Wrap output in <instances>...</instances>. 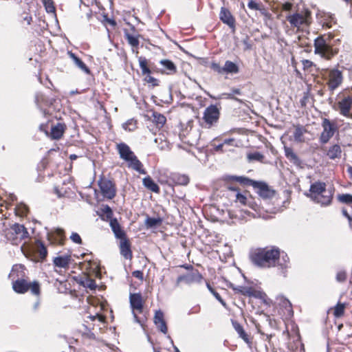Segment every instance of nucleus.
<instances>
[{
	"mask_svg": "<svg viewBox=\"0 0 352 352\" xmlns=\"http://www.w3.org/2000/svg\"><path fill=\"white\" fill-rule=\"evenodd\" d=\"M279 256V249L271 247L253 250L250 253V258L255 265L263 268H270L276 266Z\"/></svg>",
	"mask_w": 352,
	"mask_h": 352,
	"instance_id": "1",
	"label": "nucleus"
},
{
	"mask_svg": "<svg viewBox=\"0 0 352 352\" xmlns=\"http://www.w3.org/2000/svg\"><path fill=\"white\" fill-rule=\"evenodd\" d=\"M334 191L332 186H327L324 182H316L309 187V199L322 207H327L331 204Z\"/></svg>",
	"mask_w": 352,
	"mask_h": 352,
	"instance_id": "2",
	"label": "nucleus"
},
{
	"mask_svg": "<svg viewBox=\"0 0 352 352\" xmlns=\"http://www.w3.org/2000/svg\"><path fill=\"white\" fill-rule=\"evenodd\" d=\"M116 149L120 157L128 163V166L141 174H146L142 168V162L138 159L130 147L125 143H119L116 145Z\"/></svg>",
	"mask_w": 352,
	"mask_h": 352,
	"instance_id": "3",
	"label": "nucleus"
},
{
	"mask_svg": "<svg viewBox=\"0 0 352 352\" xmlns=\"http://www.w3.org/2000/svg\"><path fill=\"white\" fill-rule=\"evenodd\" d=\"M314 53L321 58L330 60L338 53V50L327 43L322 36H319L314 41Z\"/></svg>",
	"mask_w": 352,
	"mask_h": 352,
	"instance_id": "4",
	"label": "nucleus"
},
{
	"mask_svg": "<svg viewBox=\"0 0 352 352\" xmlns=\"http://www.w3.org/2000/svg\"><path fill=\"white\" fill-rule=\"evenodd\" d=\"M323 75L327 80L328 88L331 91L336 89L341 85L343 81L342 72L338 69L333 68L326 69Z\"/></svg>",
	"mask_w": 352,
	"mask_h": 352,
	"instance_id": "5",
	"label": "nucleus"
},
{
	"mask_svg": "<svg viewBox=\"0 0 352 352\" xmlns=\"http://www.w3.org/2000/svg\"><path fill=\"white\" fill-rule=\"evenodd\" d=\"M12 288L16 293L19 294H23L30 289L32 294L36 296L40 294V285L37 281L28 283L24 279L18 278L13 282Z\"/></svg>",
	"mask_w": 352,
	"mask_h": 352,
	"instance_id": "6",
	"label": "nucleus"
},
{
	"mask_svg": "<svg viewBox=\"0 0 352 352\" xmlns=\"http://www.w3.org/2000/svg\"><path fill=\"white\" fill-rule=\"evenodd\" d=\"M130 305L132 309L134 320L136 322L140 323L138 317V314H140L143 310V299L141 294H131L129 296Z\"/></svg>",
	"mask_w": 352,
	"mask_h": 352,
	"instance_id": "7",
	"label": "nucleus"
},
{
	"mask_svg": "<svg viewBox=\"0 0 352 352\" xmlns=\"http://www.w3.org/2000/svg\"><path fill=\"white\" fill-rule=\"evenodd\" d=\"M98 185L104 198L111 199L116 196V188L111 180L104 177L101 178L98 180Z\"/></svg>",
	"mask_w": 352,
	"mask_h": 352,
	"instance_id": "8",
	"label": "nucleus"
},
{
	"mask_svg": "<svg viewBox=\"0 0 352 352\" xmlns=\"http://www.w3.org/2000/svg\"><path fill=\"white\" fill-rule=\"evenodd\" d=\"M219 119V111H204L201 118L199 119L201 125L205 128H210L216 124Z\"/></svg>",
	"mask_w": 352,
	"mask_h": 352,
	"instance_id": "9",
	"label": "nucleus"
},
{
	"mask_svg": "<svg viewBox=\"0 0 352 352\" xmlns=\"http://www.w3.org/2000/svg\"><path fill=\"white\" fill-rule=\"evenodd\" d=\"M323 131L320 135V141L322 143H327L330 138L334 135L336 131V126L334 123L331 122L329 120L324 119L322 122Z\"/></svg>",
	"mask_w": 352,
	"mask_h": 352,
	"instance_id": "10",
	"label": "nucleus"
},
{
	"mask_svg": "<svg viewBox=\"0 0 352 352\" xmlns=\"http://www.w3.org/2000/svg\"><path fill=\"white\" fill-rule=\"evenodd\" d=\"M203 277L198 271L192 272L184 275L179 276L177 279V285L184 283L186 285H191L195 283H199Z\"/></svg>",
	"mask_w": 352,
	"mask_h": 352,
	"instance_id": "11",
	"label": "nucleus"
},
{
	"mask_svg": "<svg viewBox=\"0 0 352 352\" xmlns=\"http://www.w3.org/2000/svg\"><path fill=\"white\" fill-rule=\"evenodd\" d=\"M212 67L219 73L237 74L239 72V67L230 60H226L222 67L216 64H214Z\"/></svg>",
	"mask_w": 352,
	"mask_h": 352,
	"instance_id": "12",
	"label": "nucleus"
},
{
	"mask_svg": "<svg viewBox=\"0 0 352 352\" xmlns=\"http://www.w3.org/2000/svg\"><path fill=\"white\" fill-rule=\"evenodd\" d=\"M151 115L146 114L144 116L145 118L151 120L157 128H161L166 123V117L160 113L158 111H148Z\"/></svg>",
	"mask_w": 352,
	"mask_h": 352,
	"instance_id": "13",
	"label": "nucleus"
},
{
	"mask_svg": "<svg viewBox=\"0 0 352 352\" xmlns=\"http://www.w3.org/2000/svg\"><path fill=\"white\" fill-rule=\"evenodd\" d=\"M120 254L126 259L131 260L133 256V254L131 250V243L126 238L120 240Z\"/></svg>",
	"mask_w": 352,
	"mask_h": 352,
	"instance_id": "14",
	"label": "nucleus"
},
{
	"mask_svg": "<svg viewBox=\"0 0 352 352\" xmlns=\"http://www.w3.org/2000/svg\"><path fill=\"white\" fill-rule=\"evenodd\" d=\"M66 126L64 123L58 122L55 124H52L51 126L50 137L53 140H59L63 135Z\"/></svg>",
	"mask_w": 352,
	"mask_h": 352,
	"instance_id": "15",
	"label": "nucleus"
},
{
	"mask_svg": "<svg viewBox=\"0 0 352 352\" xmlns=\"http://www.w3.org/2000/svg\"><path fill=\"white\" fill-rule=\"evenodd\" d=\"M154 323L161 332L164 334L167 333L168 328L164 318V314L161 310L155 311L154 316Z\"/></svg>",
	"mask_w": 352,
	"mask_h": 352,
	"instance_id": "16",
	"label": "nucleus"
},
{
	"mask_svg": "<svg viewBox=\"0 0 352 352\" xmlns=\"http://www.w3.org/2000/svg\"><path fill=\"white\" fill-rule=\"evenodd\" d=\"M277 301L279 306L284 309L286 316L291 317L293 315V309L290 301L283 296H278Z\"/></svg>",
	"mask_w": 352,
	"mask_h": 352,
	"instance_id": "17",
	"label": "nucleus"
},
{
	"mask_svg": "<svg viewBox=\"0 0 352 352\" xmlns=\"http://www.w3.org/2000/svg\"><path fill=\"white\" fill-rule=\"evenodd\" d=\"M110 226L111 228L112 231L114 233L115 236L117 239L121 240L122 239L126 238V234L124 230L121 228L120 225L119 224L117 219H113L110 221Z\"/></svg>",
	"mask_w": 352,
	"mask_h": 352,
	"instance_id": "18",
	"label": "nucleus"
},
{
	"mask_svg": "<svg viewBox=\"0 0 352 352\" xmlns=\"http://www.w3.org/2000/svg\"><path fill=\"white\" fill-rule=\"evenodd\" d=\"M256 187L258 195L264 199L271 198L274 195V191L270 189L264 183H258Z\"/></svg>",
	"mask_w": 352,
	"mask_h": 352,
	"instance_id": "19",
	"label": "nucleus"
},
{
	"mask_svg": "<svg viewBox=\"0 0 352 352\" xmlns=\"http://www.w3.org/2000/svg\"><path fill=\"white\" fill-rule=\"evenodd\" d=\"M289 22L294 26L300 28L307 23L306 17L299 14H295L287 17Z\"/></svg>",
	"mask_w": 352,
	"mask_h": 352,
	"instance_id": "20",
	"label": "nucleus"
},
{
	"mask_svg": "<svg viewBox=\"0 0 352 352\" xmlns=\"http://www.w3.org/2000/svg\"><path fill=\"white\" fill-rule=\"evenodd\" d=\"M12 230L16 234V237L19 238L20 239H25L29 236V233L27 229L23 225L15 223L12 227Z\"/></svg>",
	"mask_w": 352,
	"mask_h": 352,
	"instance_id": "21",
	"label": "nucleus"
},
{
	"mask_svg": "<svg viewBox=\"0 0 352 352\" xmlns=\"http://www.w3.org/2000/svg\"><path fill=\"white\" fill-rule=\"evenodd\" d=\"M279 269L282 270L284 274L285 270L289 267V259L287 254L285 252H280V256L276 261V265Z\"/></svg>",
	"mask_w": 352,
	"mask_h": 352,
	"instance_id": "22",
	"label": "nucleus"
},
{
	"mask_svg": "<svg viewBox=\"0 0 352 352\" xmlns=\"http://www.w3.org/2000/svg\"><path fill=\"white\" fill-rule=\"evenodd\" d=\"M47 239L54 243H60L64 237V231L60 228H56L54 231L47 232Z\"/></svg>",
	"mask_w": 352,
	"mask_h": 352,
	"instance_id": "23",
	"label": "nucleus"
},
{
	"mask_svg": "<svg viewBox=\"0 0 352 352\" xmlns=\"http://www.w3.org/2000/svg\"><path fill=\"white\" fill-rule=\"evenodd\" d=\"M54 264L55 266L62 268L68 267L70 262H71V256L69 255H64L55 257L54 258Z\"/></svg>",
	"mask_w": 352,
	"mask_h": 352,
	"instance_id": "24",
	"label": "nucleus"
},
{
	"mask_svg": "<svg viewBox=\"0 0 352 352\" xmlns=\"http://www.w3.org/2000/svg\"><path fill=\"white\" fill-rule=\"evenodd\" d=\"M220 19L221 20L227 25L230 26H232L234 23V19L231 15L229 10L227 9L222 8L220 12Z\"/></svg>",
	"mask_w": 352,
	"mask_h": 352,
	"instance_id": "25",
	"label": "nucleus"
},
{
	"mask_svg": "<svg viewBox=\"0 0 352 352\" xmlns=\"http://www.w3.org/2000/svg\"><path fill=\"white\" fill-rule=\"evenodd\" d=\"M68 55L73 60L74 64L80 69L85 73L89 74L90 73L89 69L87 67V65L79 58H78L74 53L72 52H68Z\"/></svg>",
	"mask_w": 352,
	"mask_h": 352,
	"instance_id": "26",
	"label": "nucleus"
},
{
	"mask_svg": "<svg viewBox=\"0 0 352 352\" xmlns=\"http://www.w3.org/2000/svg\"><path fill=\"white\" fill-rule=\"evenodd\" d=\"M285 155L286 157L293 162L296 166H300V160L296 155V154L293 151L292 148L284 146Z\"/></svg>",
	"mask_w": 352,
	"mask_h": 352,
	"instance_id": "27",
	"label": "nucleus"
},
{
	"mask_svg": "<svg viewBox=\"0 0 352 352\" xmlns=\"http://www.w3.org/2000/svg\"><path fill=\"white\" fill-rule=\"evenodd\" d=\"M327 155L331 160L340 158L342 155V149L340 146L338 144H334L331 146L328 150Z\"/></svg>",
	"mask_w": 352,
	"mask_h": 352,
	"instance_id": "28",
	"label": "nucleus"
},
{
	"mask_svg": "<svg viewBox=\"0 0 352 352\" xmlns=\"http://www.w3.org/2000/svg\"><path fill=\"white\" fill-rule=\"evenodd\" d=\"M160 64L166 69L164 72L166 74H173L176 73L177 68L175 64L167 59L160 60Z\"/></svg>",
	"mask_w": 352,
	"mask_h": 352,
	"instance_id": "29",
	"label": "nucleus"
},
{
	"mask_svg": "<svg viewBox=\"0 0 352 352\" xmlns=\"http://www.w3.org/2000/svg\"><path fill=\"white\" fill-rule=\"evenodd\" d=\"M144 186L151 190L152 192L158 193L160 192V188L157 184H155L150 177H146L143 179Z\"/></svg>",
	"mask_w": 352,
	"mask_h": 352,
	"instance_id": "30",
	"label": "nucleus"
},
{
	"mask_svg": "<svg viewBox=\"0 0 352 352\" xmlns=\"http://www.w3.org/2000/svg\"><path fill=\"white\" fill-rule=\"evenodd\" d=\"M173 179L176 184L178 185H187L189 182V178L185 175H175Z\"/></svg>",
	"mask_w": 352,
	"mask_h": 352,
	"instance_id": "31",
	"label": "nucleus"
},
{
	"mask_svg": "<svg viewBox=\"0 0 352 352\" xmlns=\"http://www.w3.org/2000/svg\"><path fill=\"white\" fill-rule=\"evenodd\" d=\"M233 326L236 331L239 333V337L241 338L245 342H248V336L243 330V327L238 322H233Z\"/></svg>",
	"mask_w": 352,
	"mask_h": 352,
	"instance_id": "32",
	"label": "nucleus"
},
{
	"mask_svg": "<svg viewBox=\"0 0 352 352\" xmlns=\"http://www.w3.org/2000/svg\"><path fill=\"white\" fill-rule=\"evenodd\" d=\"M138 60H139V64H140V67L141 68L142 74L143 75L150 74L151 70L148 67L147 60L145 58L140 57Z\"/></svg>",
	"mask_w": 352,
	"mask_h": 352,
	"instance_id": "33",
	"label": "nucleus"
},
{
	"mask_svg": "<svg viewBox=\"0 0 352 352\" xmlns=\"http://www.w3.org/2000/svg\"><path fill=\"white\" fill-rule=\"evenodd\" d=\"M122 127L124 130L133 131L137 128V121L133 118L129 119L123 123Z\"/></svg>",
	"mask_w": 352,
	"mask_h": 352,
	"instance_id": "34",
	"label": "nucleus"
},
{
	"mask_svg": "<svg viewBox=\"0 0 352 352\" xmlns=\"http://www.w3.org/2000/svg\"><path fill=\"white\" fill-rule=\"evenodd\" d=\"M352 99L350 97L344 98L339 102L340 110H349L351 107Z\"/></svg>",
	"mask_w": 352,
	"mask_h": 352,
	"instance_id": "35",
	"label": "nucleus"
},
{
	"mask_svg": "<svg viewBox=\"0 0 352 352\" xmlns=\"http://www.w3.org/2000/svg\"><path fill=\"white\" fill-rule=\"evenodd\" d=\"M339 202L345 204H352V195L351 194H339L337 196Z\"/></svg>",
	"mask_w": 352,
	"mask_h": 352,
	"instance_id": "36",
	"label": "nucleus"
},
{
	"mask_svg": "<svg viewBox=\"0 0 352 352\" xmlns=\"http://www.w3.org/2000/svg\"><path fill=\"white\" fill-rule=\"evenodd\" d=\"M345 304L338 302L334 307L333 314L336 317L339 318L344 313Z\"/></svg>",
	"mask_w": 352,
	"mask_h": 352,
	"instance_id": "37",
	"label": "nucleus"
},
{
	"mask_svg": "<svg viewBox=\"0 0 352 352\" xmlns=\"http://www.w3.org/2000/svg\"><path fill=\"white\" fill-rule=\"evenodd\" d=\"M162 219L160 218H151L148 217L146 219L145 224L148 228H153L160 225Z\"/></svg>",
	"mask_w": 352,
	"mask_h": 352,
	"instance_id": "38",
	"label": "nucleus"
},
{
	"mask_svg": "<svg viewBox=\"0 0 352 352\" xmlns=\"http://www.w3.org/2000/svg\"><path fill=\"white\" fill-rule=\"evenodd\" d=\"M37 252L38 253L40 258L43 260L45 258L47 254V251L44 244L41 242H37Z\"/></svg>",
	"mask_w": 352,
	"mask_h": 352,
	"instance_id": "39",
	"label": "nucleus"
},
{
	"mask_svg": "<svg viewBox=\"0 0 352 352\" xmlns=\"http://www.w3.org/2000/svg\"><path fill=\"white\" fill-rule=\"evenodd\" d=\"M232 288L239 292V293H241L243 295H247V296H252L253 294H252V290L251 288L250 287H242V286H238V287H233L232 286Z\"/></svg>",
	"mask_w": 352,
	"mask_h": 352,
	"instance_id": "40",
	"label": "nucleus"
},
{
	"mask_svg": "<svg viewBox=\"0 0 352 352\" xmlns=\"http://www.w3.org/2000/svg\"><path fill=\"white\" fill-rule=\"evenodd\" d=\"M28 210V207L24 204H20L16 208V214L19 216L26 215Z\"/></svg>",
	"mask_w": 352,
	"mask_h": 352,
	"instance_id": "41",
	"label": "nucleus"
},
{
	"mask_svg": "<svg viewBox=\"0 0 352 352\" xmlns=\"http://www.w3.org/2000/svg\"><path fill=\"white\" fill-rule=\"evenodd\" d=\"M43 3L47 12L55 13V7L54 6L52 0H43Z\"/></svg>",
	"mask_w": 352,
	"mask_h": 352,
	"instance_id": "42",
	"label": "nucleus"
},
{
	"mask_svg": "<svg viewBox=\"0 0 352 352\" xmlns=\"http://www.w3.org/2000/svg\"><path fill=\"white\" fill-rule=\"evenodd\" d=\"M248 158L250 161H258L261 162L264 158V156L259 152H254L252 153H249L248 155Z\"/></svg>",
	"mask_w": 352,
	"mask_h": 352,
	"instance_id": "43",
	"label": "nucleus"
},
{
	"mask_svg": "<svg viewBox=\"0 0 352 352\" xmlns=\"http://www.w3.org/2000/svg\"><path fill=\"white\" fill-rule=\"evenodd\" d=\"M304 130L299 126H296L294 133V140L296 142L302 141V135Z\"/></svg>",
	"mask_w": 352,
	"mask_h": 352,
	"instance_id": "44",
	"label": "nucleus"
},
{
	"mask_svg": "<svg viewBox=\"0 0 352 352\" xmlns=\"http://www.w3.org/2000/svg\"><path fill=\"white\" fill-rule=\"evenodd\" d=\"M83 286L86 288H89L91 290H94L96 288V284L95 280L91 278H86L82 282Z\"/></svg>",
	"mask_w": 352,
	"mask_h": 352,
	"instance_id": "45",
	"label": "nucleus"
},
{
	"mask_svg": "<svg viewBox=\"0 0 352 352\" xmlns=\"http://www.w3.org/2000/svg\"><path fill=\"white\" fill-rule=\"evenodd\" d=\"M129 43L133 47H138L139 45L138 38L135 36L127 34L126 35Z\"/></svg>",
	"mask_w": 352,
	"mask_h": 352,
	"instance_id": "46",
	"label": "nucleus"
},
{
	"mask_svg": "<svg viewBox=\"0 0 352 352\" xmlns=\"http://www.w3.org/2000/svg\"><path fill=\"white\" fill-rule=\"evenodd\" d=\"M144 80L147 83L150 84L152 87H155L159 85L158 80L154 77L150 76V74H146V76L145 77Z\"/></svg>",
	"mask_w": 352,
	"mask_h": 352,
	"instance_id": "47",
	"label": "nucleus"
},
{
	"mask_svg": "<svg viewBox=\"0 0 352 352\" xmlns=\"http://www.w3.org/2000/svg\"><path fill=\"white\" fill-rule=\"evenodd\" d=\"M236 201L243 205L249 204L248 203L247 197L244 195L239 193V192L236 194Z\"/></svg>",
	"mask_w": 352,
	"mask_h": 352,
	"instance_id": "48",
	"label": "nucleus"
},
{
	"mask_svg": "<svg viewBox=\"0 0 352 352\" xmlns=\"http://www.w3.org/2000/svg\"><path fill=\"white\" fill-rule=\"evenodd\" d=\"M23 270V266L22 265H15L13 266L12 271L10 274V278H14L15 273L18 272H22Z\"/></svg>",
	"mask_w": 352,
	"mask_h": 352,
	"instance_id": "49",
	"label": "nucleus"
},
{
	"mask_svg": "<svg viewBox=\"0 0 352 352\" xmlns=\"http://www.w3.org/2000/svg\"><path fill=\"white\" fill-rule=\"evenodd\" d=\"M70 239L75 243L80 244L82 243L81 237L76 232H72L70 236Z\"/></svg>",
	"mask_w": 352,
	"mask_h": 352,
	"instance_id": "50",
	"label": "nucleus"
},
{
	"mask_svg": "<svg viewBox=\"0 0 352 352\" xmlns=\"http://www.w3.org/2000/svg\"><path fill=\"white\" fill-rule=\"evenodd\" d=\"M346 278V273L344 271L338 272L336 274V280L338 282L345 281Z\"/></svg>",
	"mask_w": 352,
	"mask_h": 352,
	"instance_id": "51",
	"label": "nucleus"
},
{
	"mask_svg": "<svg viewBox=\"0 0 352 352\" xmlns=\"http://www.w3.org/2000/svg\"><path fill=\"white\" fill-rule=\"evenodd\" d=\"M248 6L250 9H252V10H260V6L259 5L255 2L253 0H250L248 3Z\"/></svg>",
	"mask_w": 352,
	"mask_h": 352,
	"instance_id": "52",
	"label": "nucleus"
},
{
	"mask_svg": "<svg viewBox=\"0 0 352 352\" xmlns=\"http://www.w3.org/2000/svg\"><path fill=\"white\" fill-rule=\"evenodd\" d=\"M89 318L93 321L97 319V320H98V321H100L101 322H104V316H102V315L98 314L94 316H90Z\"/></svg>",
	"mask_w": 352,
	"mask_h": 352,
	"instance_id": "53",
	"label": "nucleus"
},
{
	"mask_svg": "<svg viewBox=\"0 0 352 352\" xmlns=\"http://www.w3.org/2000/svg\"><path fill=\"white\" fill-rule=\"evenodd\" d=\"M132 275H133V276H134L140 280L143 279V273L140 270H135V271L133 272Z\"/></svg>",
	"mask_w": 352,
	"mask_h": 352,
	"instance_id": "54",
	"label": "nucleus"
},
{
	"mask_svg": "<svg viewBox=\"0 0 352 352\" xmlns=\"http://www.w3.org/2000/svg\"><path fill=\"white\" fill-rule=\"evenodd\" d=\"M213 296L215 297V298L219 301L220 302L223 306H226V302H224V300L222 299V298L221 297V296L219 295V293H217V292H214L213 294Z\"/></svg>",
	"mask_w": 352,
	"mask_h": 352,
	"instance_id": "55",
	"label": "nucleus"
},
{
	"mask_svg": "<svg viewBox=\"0 0 352 352\" xmlns=\"http://www.w3.org/2000/svg\"><path fill=\"white\" fill-rule=\"evenodd\" d=\"M282 8H283V10H285V11H289L292 9V3H289V2H286V3H284L282 6Z\"/></svg>",
	"mask_w": 352,
	"mask_h": 352,
	"instance_id": "56",
	"label": "nucleus"
},
{
	"mask_svg": "<svg viewBox=\"0 0 352 352\" xmlns=\"http://www.w3.org/2000/svg\"><path fill=\"white\" fill-rule=\"evenodd\" d=\"M23 20L27 22V24L30 25L32 21V16H26L23 18Z\"/></svg>",
	"mask_w": 352,
	"mask_h": 352,
	"instance_id": "57",
	"label": "nucleus"
},
{
	"mask_svg": "<svg viewBox=\"0 0 352 352\" xmlns=\"http://www.w3.org/2000/svg\"><path fill=\"white\" fill-rule=\"evenodd\" d=\"M39 305H40V302L38 300H37L33 305V309L34 311H36L38 307H39Z\"/></svg>",
	"mask_w": 352,
	"mask_h": 352,
	"instance_id": "58",
	"label": "nucleus"
},
{
	"mask_svg": "<svg viewBox=\"0 0 352 352\" xmlns=\"http://www.w3.org/2000/svg\"><path fill=\"white\" fill-rule=\"evenodd\" d=\"M234 141V139L232 138H230V139H226L224 140L223 142V144H231V143Z\"/></svg>",
	"mask_w": 352,
	"mask_h": 352,
	"instance_id": "59",
	"label": "nucleus"
},
{
	"mask_svg": "<svg viewBox=\"0 0 352 352\" xmlns=\"http://www.w3.org/2000/svg\"><path fill=\"white\" fill-rule=\"evenodd\" d=\"M223 146V144H220L219 145H217L216 147H215V151H221L222 150V148Z\"/></svg>",
	"mask_w": 352,
	"mask_h": 352,
	"instance_id": "60",
	"label": "nucleus"
},
{
	"mask_svg": "<svg viewBox=\"0 0 352 352\" xmlns=\"http://www.w3.org/2000/svg\"><path fill=\"white\" fill-rule=\"evenodd\" d=\"M342 214L346 217V218H349L350 215L349 214V213L347 212L346 210L345 209H342Z\"/></svg>",
	"mask_w": 352,
	"mask_h": 352,
	"instance_id": "61",
	"label": "nucleus"
},
{
	"mask_svg": "<svg viewBox=\"0 0 352 352\" xmlns=\"http://www.w3.org/2000/svg\"><path fill=\"white\" fill-rule=\"evenodd\" d=\"M206 286L208 287V289H209V291L213 294L214 292H215V291L212 289V287L210 285V284L208 283H206Z\"/></svg>",
	"mask_w": 352,
	"mask_h": 352,
	"instance_id": "62",
	"label": "nucleus"
},
{
	"mask_svg": "<svg viewBox=\"0 0 352 352\" xmlns=\"http://www.w3.org/2000/svg\"><path fill=\"white\" fill-rule=\"evenodd\" d=\"M104 212H105L106 213H110V214H111V213H112L111 209L108 206H107L105 207V208H104Z\"/></svg>",
	"mask_w": 352,
	"mask_h": 352,
	"instance_id": "63",
	"label": "nucleus"
},
{
	"mask_svg": "<svg viewBox=\"0 0 352 352\" xmlns=\"http://www.w3.org/2000/svg\"><path fill=\"white\" fill-rule=\"evenodd\" d=\"M349 174L350 175L351 177L352 178V167L350 166L348 168V170H347Z\"/></svg>",
	"mask_w": 352,
	"mask_h": 352,
	"instance_id": "64",
	"label": "nucleus"
}]
</instances>
